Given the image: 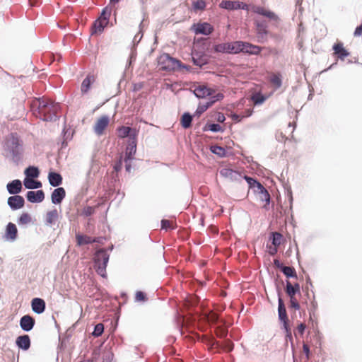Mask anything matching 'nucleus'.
<instances>
[{"label": "nucleus", "mask_w": 362, "mask_h": 362, "mask_svg": "<svg viewBox=\"0 0 362 362\" xmlns=\"http://www.w3.org/2000/svg\"><path fill=\"white\" fill-rule=\"evenodd\" d=\"M287 197H288V202H289V209H290V211H292L293 197L292 190H291V187L287 190Z\"/></svg>", "instance_id": "obj_60"}, {"label": "nucleus", "mask_w": 362, "mask_h": 362, "mask_svg": "<svg viewBox=\"0 0 362 362\" xmlns=\"http://www.w3.org/2000/svg\"><path fill=\"white\" fill-rule=\"evenodd\" d=\"M117 136L119 139L128 138V140L137 139L139 131L134 127L120 126L117 128Z\"/></svg>", "instance_id": "obj_6"}, {"label": "nucleus", "mask_w": 362, "mask_h": 362, "mask_svg": "<svg viewBox=\"0 0 362 362\" xmlns=\"http://www.w3.org/2000/svg\"><path fill=\"white\" fill-rule=\"evenodd\" d=\"M253 11L255 13H257L259 15H261L262 16H264L267 18H269L271 21H276L278 22L279 21V16L272 11L270 10H266L262 6H257L255 8Z\"/></svg>", "instance_id": "obj_24"}, {"label": "nucleus", "mask_w": 362, "mask_h": 362, "mask_svg": "<svg viewBox=\"0 0 362 362\" xmlns=\"http://www.w3.org/2000/svg\"><path fill=\"white\" fill-rule=\"evenodd\" d=\"M215 119L220 123H223L226 120V117L223 113L217 112L216 113Z\"/></svg>", "instance_id": "obj_61"}, {"label": "nucleus", "mask_w": 362, "mask_h": 362, "mask_svg": "<svg viewBox=\"0 0 362 362\" xmlns=\"http://www.w3.org/2000/svg\"><path fill=\"white\" fill-rule=\"evenodd\" d=\"M58 211L56 209L49 211L47 213L45 224L47 226L54 225L58 219Z\"/></svg>", "instance_id": "obj_34"}, {"label": "nucleus", "mask_w": 362, "mask_h": 362, "mask_svg": "<svg viewBox=\"0 0 362 362\" xmlns=\"http://www.w3.org/2000/svg\"><path fill=\"white\" fill-rule=\"evenodd\" d=\"M254 24L258 39H264L268 34V24L265 20H255ZM260 42V40H258Z\"/></svg>", "instance_id": "obj_16"}, {"label": "nucleus", "mask_w": 362, "mask_h": 362, "mask_svg": "<svg viewBox=\"0 0 362 362\" xmlns=\"http://www.w3.org/2000/svg\"><path fill=\"white\" fill-rule=\"evenodd\" d=\"M76 239L77 245L79 246L90 245L94 243H100L97 240V238H93L87 235L81 234L80 233H76Z\"/></svg>", "instance_id": "obj_27"}, {"label": "nucleus", "mask_w": 362, "mask_h": 362, "mask_svg": "<svg viewBox=\"0 0 362 362\" xmlns=\"http://www.w3.org/2000/svg\"><path fill=\"white\" fill-rule=\"evenodd\" d=\"M104 332V325L102 323H98L95 325L92 335L94 337H100Z\"/></svg>", "instance_id": "obj_49"}, {"label": "nucleus", "mask_w": 362, "mask_h": 362, "mask_svg": "<svg viewBox=\"0 0 362 362\" xmlns=\"http://www.w3.org/2000/svg\"><path fill=\"white\" fill-rule=\"evenodd\" d=\"M18 230L15 223L9 222L6 225L2 239L5 242L13 243L18 239Z\"/></svg>", "instance_id": "obj_7"}, {"label": "nucleus", "mask_w": 362, "mask_h": 362, "mask_svg": "<svg viewBox=\"0 0 362 362\" xmlns=\"http://www.w3.org/2000/svg\"><path fill=\"white\" fill-rule=\"evenodd\" d=\"M7 204L11 210L16 211L24 206L25 199L21 195L14 194L8 198Z\"/></svg>", "instance_id": "obj_17"}, {"label": "nucleus", "mask_w": 362, "mask_h": 362, "mask_svg": "<svg viewBox=\"0 0 362 362\" xmlns=\"http://www.w3.org/2000/svg\"><path fill=\"white\" fill-rule=\"evenodd\" d=\"M100 259L101 262L108 264L110 255L107 252V250L104 248L99 249L95 253L94 259Z\"/></svg>", "instance_id": "obj_38"}, {"label": "nucleus", "mask_w": 362, "mask_h": 362, "mask_svg": "<svg viewBox=\"0 0 362 362\" xmlns=\"http://www.w3.org/2000/svg\"><path fill=\"white\" fill-rule=\"evenodd\" d=\"M271 83L276 88H279L282 85V76L281 74H274L270 78Z\"/></svg>", "instance_id": "obj_45"}, {"label": "nucleus", "mask_w": 362, "mask_h": 362, "mask_svg": "<svg viewBox=\"0 0 362 362\" xmlns=\"http://www.w3.org/2000/svg\"><path fill=\"white\" fill-rule=\"evenodd\" d=\"M123 162L124 161L122 158V156H120L119 158L113 165V170L115 172L118 173L122 170Z\"/></svg>", "instance_id": "obj_56"}, {"label": "nucleus", "mask_w": 362, "mask_h": 362, "mask_svg": "<svg viewBox=\"0 0 362 362\" xmlns=\"http://www.w3.org/2000/svg\"><path fill=\"white\" fill-rule=\"evenodd\" d=\"M158 65L160 69L165 71H178L180 66V60L173 57L168 53H163L157 58Z\"/></svg>", "instance_id": "obj_4"}, {"label": "nucleus", "mask_w": 362, "mask_h": 362, "mask_svg": "<svg viewBox=\"0 0 362 362\" xmlns=\"http://www.w3.org/2000/svg\"><path fill=\"white\" fill-rule=\"evenodd\" d=\"M3 155L18 165L23 158V141L16 132H11L3 144Z\"/></svg>", "instance_id": "obj_1"}, {"label": "nucleus", "mask_w": 362, "mask_h": 362, "mask_svg": "<svg viewBox=\"0 0 362 362\" xmlns=\"http://www.w3.org/2000/svg\"><path fill=\"white\" fill-rule=\"evenodd\" d=\"M243 179L247 182L249 188L250 189H255L256 185L259 182V180L257 178L248 176L247 175L243 176Z\"/></svg>", "instance_id": "obj_48"}, {"label": "nucleus", "mask_w": 362, "mask_h": 362, "mask_svg": "<svg viewBox=\"0 0 362 362\" xmlns=\"http://www.w3.org/2000/svg\"><path fill=\"white\" fill-rule=\"evenodd\" d=\"M305 329L306 325L305 323L300 322L297 327V332L300 335L303 336L305 333Z\"/></svg>", "instance_id": "obj_62"}, {"label": "nucleus", "mask_w": 362, "mask_h": 362, "mask_svg": "<svg viewBox=\"0 0 362 362\" xmlns=\"http://www.w3.org/2000/svg\"><path fill=\"white\" fill-rule=\"evenodd\" d=\"M95 208L90 206H86L83 209L82 215L85 216H90L95 213Z\"/></svg>", "instance_id": "obj_57"}, {"label": "nucleus", "mask_w": 362, "mask_h": 362, "mask_svg": "<svg viewBox=\"0 0 362 362\" xmlns=\"http://www.w3.org/2000/svg\"><path fill=\"white\" fill-rule=\"evenodd\" d=\"M194 115H192L189 112H185L180 117V125L185 129H187L192 127Z\"/></svg>", "instance_id": "obj_29"}, {"label": "nucleus", "mask_w": 362, "mask_h": 362, "mask_svg": "<svg viewBox=\"0 0 362 362\" xmlns=\"http://www.w3.org/2000/svg\"><path fill=\"white\" fill-rule=\"evenodd\" d=\"M209 109V105H206V103H199L197 108L194 114V116L199 117L202 114H203L205 111Z\"/></svg>", "instance_id": "obj_51"}, {"label": "nucleus", "mask_w": 362, "mask_h": 362, "mask_svg": "<svg viewBox=\"0 0 362 362\" xmlns=\"http://www.w3.org/2000/svg\"><path fill=\"white\" fill-rule=\"evenodd\" d=\"M354 35L356 37H359L362 35V23L358 25L354 33Z\"/></svg>", "instance_id": "obj_64"}, {"label": "nucleus", "mask_w": 362, "mask_h": 362, "mask_svg": "<svg viewBox=\"0 0 362 362\" xmlns=\"http://www.w3.org/2000/svg\"><path fill=\"white\" fill-rule=\"evenodd\" d=\"M111 15V8L108 6H105L103 8L100 12V15L98 18H100L102 21L106 22V23H109L110 17Z\"/></svg>", "instance_id": "obj_44"}, {"label": "nucleus", "mask_w": 362, "mask_h": 362, "mask_svg": "<svg viewBox=\"0 0 362 362\" xmlns=\"http://www.w3.org/2000/svg\"><path fill=\"white\" fill-rule=\"evenodd\" d=\"M192 92L195 95V97L199 99L206 98L208 96H211L212 94L215 93V90L208 87L206 84L194 86V88L192 90Z\"/></svg>", "instance_id": "obj_10"}, {"label": "nucleus", "mask_w": 362, "mask_h": 362, "mask_svg": "<svg viewBox=\"0 0 362 362\" xmlns=\"http://www.w3.org/2000/svg\"><path fill=\"white\" fill-rule=\"evenodd\" d=\"M160 227L162 230H168L173 229L170 226V223L167 219H162L160 221Z\"/></svg>", "instance_id": "obj_59"}, {"label": "nucleus", "mask_w": 362, "mask_h": 362, "mask_svg": "<svg viewBox=\"0 0 362 362\" xmlns=\"http://www.w3.org/2000/svg\"><path fill=\"white\" fill-rule=\"evenodd\" d=\"M37 102L38 106L36 111L41 120L45 122H56L59 119V116L57 115L61 110L59 103L47 101L42 98H39Z\"/></svg>", "instance_id": "obj_2"}, {"label": "nucleus", "mask_w": 362, "mask_h": 362, "mask_svg": "<svg viewBox=\"0 0 362 362\" xmlns=\"http://www.w3.org/2000/svg\"><path fill=\"white\" fill-rule=\"evenodd\" d=\"M264 47L253 45L247 41L240 40V53L247 55L258 56L261 54Z\"/></svg>", "instance_id": "obj_8"}, {"label": "nucleus", "mask_w": 362, "mask_h": 362, "mask_svg": "<svg viewBox=\"0 0 362 362\" xmlns=\"http://www.w3.org/2000/svg\"><path fill=\"white\" fill-rule=\"evenodd\" d=\"M229 117L235 122H240L242 121V119L244 118V116L242 115L237 114L234 112H231L229 115Z\"/></svg>", "instance_id": "obj_58"}, {"label": "nucleus", "mask_w": 362, "mask_h": 362, "mask_svg": "<svg viewBox=\"0 0 362 362\" xmlns=\"http://www.w3.org/2000/svg\"><path fill=\"white\" fill-rule=\"evenodd\" d=\"M16 346L23 351H28L31 346L30 338L28 334H22L16 339Z\"/></svg>", "instance_id": "obj_22"}, {"label": "nucleus", "mask_w": 362, "mask_h": 362, "mask_svg": "<svg viewBox=\"0 0 362 362\" xmlns=\"http://www.w3.org/2000/svg\"><path fill=\"white\" fill-rule=\"evenodd\" d=\"M35 325V318L29 314L23 315L19 320V326L21 329L25 332H30Z\"/></svg>", "instance_id": "obj_11"}, {"label": "nucleus", "mask_w": 362, "mask_h": 362, "mask_svg": "<svg viewBox=\"0 0 362 362\" xmlns=\"http://www.w3.org/2000/svg\"><path fill=\"white\" fill-rule=\"evenodd\" d=\"M333 55L338 59L344 61V59L350 55V52L344 47L341 42H336L332 46Z\"/></svg>", "instance_id": "obj_14"}, {"label": "nucleus", "mask_w": 362, "mask_h": 362, "mask_svg": "<svg viewBox=\"0 0 362 362\" xmlns=\"http://www.w3.org/2000/svg\"><path fill=\"white\" fill-rule=\"evenodd\" d=\"M203 132L211 131L214 133L223 132L224 128H223L219 124L206 122V124L202 128Z\"/></svg>", "instance_id": "obj_36"}, {"label": "nucleus", "mask_w": 362, "mask_h": 362, "mask_svg": "<svg viewBox=\"0 0 362 362\" xmlns=\"http://www.w3.org/2000/svg\"><path fill=\"white\" fill-rule=\"evenodd\" d=\"M208 97H209V99L205 103H206V105H209V108L216 102L222 100L224 98V95L222 93H218L215 95L212 94L211 96H208Z\"/></svg>", "instance_id": "obj_43"}, {"label": "nucleus", "mask_w": 362, "mask_h": 362, "mask_svg": "<svg viewBox=\"0 0 362 362\" xmlns=\"http://www.w3.org/2000/svg\"><path fill=\"white\" fill-rule=\"evenodd\" d=\"M239 1L223 0L219 4V7L227 11L238 10Z\"/></svg>", "instance_id": "obj_32"}, {"label": "nucleus", "mask_w": 362, "mask_h": 362, "mask_svg": "<svg viewBox=\"0 0 362 362\" xmlns=\"http://www.w3.org/2000/svg\"><path fill=\"white\" fill-rule=\"evenodd\" d=\"M191 30L196 35H209L214 31V28L208 22L193 23Z\"/></svg>", "instance_id": "obj_9"}, {"label": "nucleus", "mask_w": 362, "mask_h": 362, "mask_svg": "<svg viewBox=\"0 0 362 362\" xmlns=\"http://www.w3.org/2000/svg\"><path fill=\"white\" fill-rule=\"evenodd\" d=\"M213 50L215 53L238 54L240 53V40L215 44Z\"/></svg>", "instance_id": "obj_5"}, {"label": "nucleus", "mask_w": 362, "mask_h": 362, "mask_svg": "<svg viewBox=\"0 0 362 362\" xmlns=\"http://www.w3.org/2000/svg\"><path fill=\"white\" fill-rule=\"evenodd\" d=\"M31 309L33 313L37 315L42 314L46 309V303L41 298H33L30 302Z\"/></svg>", "instance_id": "obj_19"}, {"label": "nucleus", "mask_w": 362, "mask_h": 362, "mask_svg": "<svg viewBox=\"0 0 362 362\" xmlns=\"http://www.w3.org/2000/svg\"><path fill=\"white\" fill-rule=\"evenodd\" d=\"M62 136H63V142L62 144L64 145L65 143L66 144L67 141H69L72 139L73 133H71L69 129H66V127H64L62 132Z\"/></svg>", "instance_id": "obj_53"}, {"label": "nucleus", "mask_w": 362, "mask_h": 362, "mask_svg": "<svg viewBox=\"0 0 362 362\" xmlns=\"http://www.w3.org/2000/svg\"><path fill=\"white\" fill-rule=\"evenodd\" d=\"M23 185L25 189H35L42 187V182L40 180L34 179L24 178Z\"/></svg>", "instance_id": "obj_35"}, {"label": "nucleus", "mask_w": 362, "mask_h": 362, "mask_svg": "<svg viewBox=\"0 0 362 362\" xmlns=\"http://www.w3.org/2000/svg\"><path fill=\"white\" fill-rule=\"evenodd\" d=\"M6 189L10 194L14 195L19 194L22 190V182L20 180H13L6 185Z\"/></svg>", "instance_id": "obj_25"}, {"label": "nucleus", "mask_w": 362, "mask_h": 362, "mask_svg": "<svg viewBox=\"0 0 362 362\" xmlns=\"http://www.w3.org/2000/svg\"><path fill=\"white\" fill-rule=\"evenodd\" d=\"M66 197V191L64 187H56L51 194V201L53 204H59Z\"/></svg>", "instance_id": "obj_21"}, {"label": "nucleus", "mask_w": 362, "mask_h": 362, "mask_svg": "<svg viewBox=\"0 0 362 362\" xmlns=\"http://www.w3.org/2000/svg\"><path fill=\"white\" fill-rule=\"evenodd\" d=\"M136 51L135 48H132L131 50V53L129 54V59L127 60V63L126 65L127 68H129L132 66V63L136 60Z\"/></svg>", "instance_id": "obj_54"}, {"label": "nucleus", "mask_w": 362, "mask_h": 362, "mask_svg": "<svg viewBox=\"0 0 362 362\" xmlns=\"http://www.w3.org/2000/svg\"><path fill=\"white\" fill-rule=\"evenodd\" d=\"M273 264L274 267L277 269H279L280 271L282 270V269L284 267V264L280 262V260L277 258L274 259Z\"/></svg>", "instance_id": "obj_63"}, {"label": "nucleus", "mask_w": 362, "mask_h": 362, "mask_svg": "<svg viewBox=\"0 0 362 362\" xmlns=\"http://www.w3.org/2000/svg\"><path fill=\"white\" fill-rule=\"evenodd\" d=\"M284 275L286 276L288 279H298V274L294 267H288V266H284V267L281 271Z\"/></svg>", "instance_id": "obj_40"}, {"label": "nucleus", "mask_w": 362, "mask_h": 362, "mask_svg": "<svg viewBox=\"0 0 362 362\" xmlns=\"http://www.w3.org/2000/svg\"><path fill=\"white\" fill-rule=\"evenodd\" d=\"M206 6L204 0H197L192 2V8L194 11H204Z\"/></svg>", "instance_id": "obj_46"}, {"label": "nucleus", "mask_w": 362, "mask_h": 362, "mask_svg": "<svg viewBox=\"0 0 362 362\" xmlns=\"http://www.w3.org/2000/svg\"><path fill=\"white\" fill-rule=\"evenodd\" d=\"M109 123L110 118L107 115L101 116L95 123L93 127L95 133L98 136L102 135L107 127Z\"/></svg>", "instance_id": "obj_18"}, {"label": "nucleus", "mask_w": 362, "mask_h": 362, "mask_svg": "<svg viewBox=\"0 0 362 362\" xmlns=\"http://www.w3.org/2000/svg\"><path fill=\"white\" fill-rule=\"evenodd\" d=\"M289 298V308L294 309L295 310H299L300 305L296 299V296H291Z\"/></svg>", "instance_id": "obj_52"}, {"label": "nucleus", "mask_w": 362, "mask_h": 362, "mask_svg": "<svg viewBox=\"0 0 362 362\" xmlns=\"http://www.w3.org/2000/svg\"><path fill=\"white\" fill-rule=\"evenodd\" d=\"M45 195L42 189H38L36 191L30 190L25 194L26 199L33 204H38L43 202Z\"/></svg>", "instance_id": "obj_15"}, {"label": "nucleus", "mask_w": 362, "mask_h": 362, "mask_svg": "<svg viewBox=\"0 0 362 362\" xmlns=\"http://www.w3.org/2000/svg\"><path fill=\"white\" fill-rule=\"evenodd\" d=\"M114 354L111 351H105L103 355L102 362H113Z\"/></svg>", "instance_id": "obj_55"}, {"label": "nucleus", "mask_w": 362, "mask_h": 362, "mask_svg": "<svg viewBox=\"0 0 362 362\" xmlns=\"http://www.w3.org/2000/svg\"><path fill=\"white\" fill-rule=\"evenodd\" d=\"M221 176L228 178L231 181H240L241 174L237 170L230 168H224L220 170Z\"/></svg>", "instance_id": "obj_20"}, {"label": "nucleus", "mask_w": 362, "mask_h": 362, "mask_svg": "<svg viewBox=\"0 0 362 362\" xmlns=\"http://www.w3.org/2000/svg\"><path fill=\"white\" fill-rule=\"evenodd\" d=\"M95 81L94 76L88 74L86 77L83 80L81 86V91L83 94L87 93L91 88V86Z\"/></svg>", "instance_id": "obj_33"}, {"label": "nucleus", "mask_w": 362, "mask_h": 362, "mask_svg": "<svg viewBox=\"0 0 362 362\" xmlns=\"http://www.w3.org/2000/svg\"><path fill=\"white\" fill-rule=\"evenodd\" d=\"M32 221L30 215L27 213H23L18 218V223L20 225H24L30 223Z\"/></svg>", "instance_id": "obj_47"}, {"label": "nucleus", "mask_w": 362, "mask_h": 362, "mask_svg": "<svg viewBox=\"0 0 362 362\" xmlns=\"http://www.w3.org/2000/svg\"><path fill=\"white\" fill-rule=\"evenodd\" d=\"M40 171L37 166L29 165L24 170L25 178L36 179L40 176Z\"/></svg>", "instance_id": "obj_31"}, {"label": "nucleus", "mask_w": 362, "mask_h": 362, "mask_svg": "<svg viewBox=\"0 0 362 362\" xmlns=\"http://www.w3.org/2000/svg\"><path fill=\"white\" fill-rule=\"evenodd\" d=\"M209 150L212 153L218 156L219 158H225L227 156L226 150L217 144L210 146Z\"/></svg>", "instance_id": "obj_37"}, {"label": "nucleus", "mask_w": 362, "mask_h": 362, "mask_svg": "<svg viewBox=\"0 0 362 362\" xmlns=\"http://www.w3.org/2000/svg\"><path fill=\"white\" fill-rule=\"evenodd\" d=\"M259 194L260 195L259 199L262 202H265V204L263 206V208L265 210H268L269 209V204L271 202L270 194L269 193L268 190L266 189H264V191L262 192Z\"/></svg>", "instance_id": "obj_41"}, {"label": "nucleus", "mask_w": 362, "mask_h": 362, "mask_svg": "<svg viewBox=\"0 0 362 362\" xmlns=\"http://www.w3.org/2000/svg\"><path fill=\"white\" fill-rule=\"evenodd\" d=\"M107 23H103L100 18L95 19L90 28L91 35H98L104 31V29Z\"/></svg>", "instance_id": "obj_28"}, {"label": "nucleus", "mask_w": 362, "mask_h": 362, "mask_svg": "<svg viewBox=\"0 0 362 362\" xmlns=\"http://www.w3.org/2000/svg\"><path fill=\"white\" fill-rule=\"evenodd\" d=\"M135 301L136 302H146L148 300L147 295L145 292L141 291H137L135 293Z\"/></svg>", "instance_id": "obj_50"}, {"label": "nucleus", "mask_w": 362, "mask_h": 362, "mask_svg": "<svg viewBox=\"0 0 362 362\" xmlns=\"http://www.w3.org/2000/svg\"><path fill=\"white\" fill-rule=\"evenodd\" d=\"M192 62L194 65L202 68L204 66L209 63L206 54L204 52H192Z\"/></svg>", "instance_id": "obj_13"}, {"label": "nucleus", "mask_w": 362, "mask_h": 362, "mask_svg": "<svg viewBox=\"0 0 362 362\" xmlns=\"http://www.w3.org/2000/svg\"><path fill=\"white\" fill-rule=\"evenodd\" d=\"M267 99V96L262 94L261 92H257L253 94L251 97V100L254 102L256 105H260L263 104L266 100Z\"/></svg>", "instance_id": "obj_42"}, {"label": "nucleus", "mask_w": 362, "mask_h": 362, "mask_svg": "<svg viewBox=\"0 0 362 362\" xmlns=\"http://www.w3.org/2000/svg\"><path fill=\"white\" fill-rule=\"evenodd\" d=\"M107 264L101 262L100 259H94V267L98 275L103 278H107Z\"/></svg>", "instance_id": "obj_30"}, {"label": "nucleus", "mask_w": 362, "mask_h": 362, "mask_svg": "<svg viewBox=\"0 0 362 362\" xmlns=\"http://www.w3.org/2000/svg\"><path fill=\"white\" fill-rule=\"evenodd\" d=\"M48 181L49 185L54 187H60L59 186L62 184L63 177L62 175L54 170H50L48 173Z\"/></svg>", "instance_id": "obj_23"}, {"label": "nucleus", "mask_w": 362, "mask_h": 362, "mask_svg": "<svg viewBox=\"0 0 362 362\" xmlns=\"http://www.w3.org/2000/svg\"><path fill=\"white\" fill-rule=\"evenodd\" d=\"M137 139L128 140L125 148V155L124 161H132L134 159L136 153Z\"/></svg>", "instance_id": "obj_12"}, {"label": "nucleus", "mask_w": 362, "mask_h": 362, "mask_svg": "<svg viewBox=\"0 0 362 362\" xmlns=\"http://www.w3.org/2000/svg\"><path fill=\"white\" fill-rule=\"evenodd\" d=\"M269 239L272 245L275 247H279L281 244L283 235L281 233L275 231L270 233Z\"/></svg>", "instance_id": "obj_39"}, {"label": "nucleus", "mask_w": 362, "mask_h": 362, "mask_svg": "<svg viewBox=\"0 0 362 362\" xmlns=\"http://www.w3.org/2000/svg\"><path fill=\"white\" fill-rule=\"evenodd\" d=\"M276 293L278 296V318L279 322L282 324V329H284L286 332V344L287 345L288 341L291 342L293 358L295 359L292 332L289 326V320L286 312V305L282 299V293L279 286H276Z\"/></svg>", "instance_id": "obj_3"}, {"label": "nucleus", "mask_w": 362, "mask_h": 362, "mask_svg": "<svg viewBox=\"0 0 362 362\" xmlns=\"http://www.w3.org/2000/svg\"><path fill=\"white\" fill-rule=\"evenodd\" d=\"M285 292L288 297L296 296V294H300V286L298 283L293 285L289 280L286 281Z\"/></svg>", "instance_id": "obj_26"}]
</instances>
